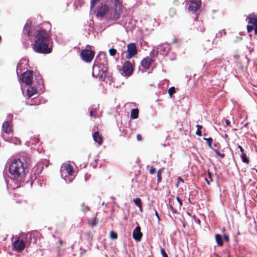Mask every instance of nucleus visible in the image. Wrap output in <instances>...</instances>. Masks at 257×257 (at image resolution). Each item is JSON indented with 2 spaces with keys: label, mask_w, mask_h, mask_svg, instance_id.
<instances>
[{
  "label": "nucleus",
  "mask_w": 257,
  "mask_h": 257,
  "mask_svg": "<svg viewBox=\"0 0 257 257\" xmlns=\"http://www.w3.org/2000/svg\"><path fill=\"white\" fill-rule=\"evenodd\" d=\"M177 180H178V182H177V184H176V186L178 187V185H179V184L180 183V182L184 183V180H183V179L181 177H178Z\"/></svg>",
  "instance_id": "43"
},
{
  "label": "nucleus",
  "mask_w": 257,
  "mask_h": 257,
  "mask_svg": "<svg viewBox=\"0 0 257 257\" xmlns=\"http://www.w3.org/2000/svg\"><path fill=\"white\" fill-rule=\"evenodd\" d=\"M149 172L151 174H154L156 172V168L154 166H152L149 170Z\"/></svg>",
  "instance_id": "41"
},
{
  "label": "nucleus",
  "mask_w": 257,
  "mask_h": 257,
  "mask_svg": "<svg viewBox=\"0 0 257 257\" xmlns=\"http://www.w3.org/2000/svg\"><path fill=\"white\" fill-rule=\"evenodd\" d=\"M133 201L135 202V204L139 207L140 212H142L143 208L142 205L141 199L140 198H136L134 199Z\"/></svg>",
  "instance_id": "24"
},
{
  "label": "nucleus",
  "mask_w": 257,
  "mask_h": 257,
  "mask_svg": "<svg viewBox=\"0 0 257 257\" xmlns=\"http://www.w3.org/2000/svg\"><path fill=\"white\" fill-rule=\"evenodd\" d=\"M215 240L217 244L219 246H222L223 242L221 236L219 234H215Z\"/></svg>",
  "instance_id": "25"
},
{
  "label": "nucleus",
  "mask_w": 257,
  "mask_h": 257,
  "mask_svg": "<svg viewBox=\"0 0 257 257\" xmlns=\"http://www.w3.org/2000/svg\"><path fill=\"white\" fill-rule=\"evenodd\" d=\"M143 234L141 231V227L138 226L134 230L133 232V237L137 241H140L142 238Z\"/></svg>",
  "instance_id": "15"
},
{
  "label": "nucleus",
  "mask_w": 257,
  "mask_h": 257,
  "mask_svg": "<svg viewBox=\"0 0 257 257\" xmlns=\"http://www.w3.org/2000/svg\"><path fill=\"white\" fill-rule=\"evenodd\" d=\"M102 55H103L105 57V55L104 53L99 54L96 56L94 64L97 63L98 65L102 66H103V59Z\"/></svg>",
  "instance_id": "20"
},
{
  "label": "nucleus",
  "mask_w": 257,
  "mask_h": 257,
  "mask_svg": "<svg viewBox=\"0 0 257 257\" xmlns=\"http://www.w3.org/2000/svg\"><path fill=\"white\" fill-rule=\"evenodd\" d=\"M200 0H190L188 5V10L192 13H195L201 7Z\"/></svg>",
  "instance_id": "9"
},
{
  "label": "nucleus",
  "mask_w": 257,
  "mask_h": 257,
  "mask_svg": "<svg viewBox=\"0 0 257 257\" xmlns=\"http://www.w3.org/2000/svg\"><path fill=\"white\" fill-rule=\"evenodd\" d=\"M176 93L175 88L174 87H170L168 90V93L170 97H172V95Z\"/></svg>",
  "instance_id": "34"
},
{
  "label": "nucleus",
  "mask_w": 257,
  "mask_h": 257,
  "mask_svg": "<svg viewBox=\"0 0 257 257\" xmlns=\"http://www.w3.org/2000/svg\"><path fill=\"white\" fill-rule=\"evenodd\" d=\"M34 36L35 40L33 48L35 52L42 54H49L52 52V48L49 47L51 38L47 31L40 28L36 30Z\"/></svg>",
  "instance_id": "2"
},
{
  "label": "nucleus",
  "mask_w": 257,
  "mask_h": 257,
  "mask_svg": "<svg viewBox=\"0 0 257 257\" xmlns=\"http://www.w3.org/2000/svg\"><path fill=\"white\" fill-rule=\"evenodd\" d=\"M203 140L206 141L207 142V145L208 146V147L211 149H213L212 146V139L211 138H203Z\"/></svg>",
  "instance_id": "28"
},
{
  "label": "nucleus",
  "mask_w": 257,
  "mask_h": 257,
  "mask_svg": "<svg viewBox=\"0 0 257 257\" xmlns=\"http://www.w3.org/2000/svg\"><path fill=\"white\" fill-rule=\"evenodd\" d=\"M175 201L177 202H178V203H179V204H180L181 205H182V204H183L182 201L179 197H176V201Z\"/></svg>",
  "instance_id": "44"
},
{
  "label": "nucleus",
  "mask_w": 257,
  "mask_h": 257,
  "mask_svg": "<svg viewBox=\"0 0 257 257\" xmlns=\"http://www.w3.org/2000/svg\"><path fill=\"white\" fill-rule=\"evenodd\" d=\"M33 71L31 70H27L24 72L21 77L22 82L27 85H30L33 81Z\"/></svg>",
  "instance_id": "7"
},
{
  "label": "nucleus",
  "mask_w": 257,
  "mask_h": 257,
  "mask_svg": "<svg viewBox=\"0 0 257 257\" xmlns=\"http://www.w3.org/2000/svg\"><path fill=\"white\" fill-rule=\"evenodd\" d=\"M27 238H21L19 236H16L15 240L12 242V248L13 250L18 252L22 251L26 247Z\"/></svg>",
  "instance_id": "4"
},
{
  "label": "nucleus",
  "mask_w": 257,
  "mask_h": 257,
  "mask_svg": "<svg viewBox=\"0 0 257 257\" xmlns=\"http://www.w3.org/2000/svg\"><path fill=\"white\" fill-rule=\"evenodd\" d=\"M2 127L3 131L6 134H10L13 132V124L11 120L5 121Z\"/></svg>",
  "instance_id": "14"
},
{
  "label": "nucleus",
  "mask_w": 257,
  "mask_h": 257,
  "mask_svg": "<svg viewBox=\"0 0 257 257\" xmlns=\"http://www.w3.org/2000/svg\"><path fill=\"white\" fill-rule=\"evenodd\" d=\"M122 70L125 76H130L133 73L134 66L130 61H126L123 64Z\"/></svg>",
  "instance_id": "11"
},
{
  "label": "nucleus",
  "mask_w": 257,
  "mask_h": 257,
  "mask_svg": "<svg viewBox=\"0 0 257 257\" xmlns=\"http://www.w3.org/2000/svg\"><path fill=\"white\" fill-rule=\"evenodd\" d=\"M155 215L156 216V217H157L158 220L159 221L160 220V217H159V214L158 213V212L157 211H155Z\"/></svg>",
  "instance_id": "53"
},
{
  "label": "nucleus",
  "mask_w": 257,
  "mask_h": 257,
  "mask_svg": "<svg viewBox=\"0 0 257 257\" xmlns=\"http://www.w3.org/2000/svg\"><path fill=\"white\" fill-rule=\"evenodd\" d=\"M138 52L136 45L134 43H132L127 46V54L126 58L130 59L137 54Z\"/></svg>",
  "instance_id": "10"
},
{
  "label": "nucleus",
  "mask_w": 257,
  "mask_h": 257,
  "mask_svg": "<svg viewBox=\"0 0 257 257\" xmlns=\"http://www.w3.org/2000/svg\"><path fill=\"white\" fill-rule=\"evenodd\" d=\"M256 198H257V193H256Z\"/></svg>",
  "instance_id": "55"
},
{
  "label": "nucleus",
  "mask_w": 257,
  "mask_h": 257,
  "mask_svg": "<svg viewBox=\"0 0 257 257\" xmlns=\"http://www.w3.org/2000/svg\"><path fill=\"white\" fill-rule=\"evenodd\" d=\"M93 139L94 142L98 143L99 145H101L103 143L102 137L98 132H95L93 133Z\"/></svg>",
  "instance_id": "18"
},
{
  "label": "nucleus",
  "mask_w": 257,
  "mask_h": 257,
  "mask_svg": "<svg viewBox=\"0 0 257 257\" xmlns=\"http://www.w3.org/2000/svg\"><path fill=\"white\" fill-rule=\"evenodd\" d=\"M208 179H205L206 182L208 185H210V182H212L213 181V179L212 178L211 174L210 172H208Z\"/></svg>",
  "instance_id": "37"
},
{
  "label": "nucleus",
  "mask_w": 257,
  "mask_h": 257,
  "mask_svg": "<svg viewBox=\"0 0 257 257\" xmlns=\"http://www.w3.org/2000/svg\"><path fill=\"white\" fill-rule=\"evenodd\" d=\"M63 241L62 239H59V246H62L63 245Z\"/></svg>",
  "instance_id": "50"
},
{
  "label": "nucleus",
  "mask_w": 257,
  "mask_h": 257,
  "mask_svg": "<svg viewBox=\"0 0 257 257\" xmlns=\"http://www.w3.org/2000/svg\"><path fill=\"white\" fill-rule=\"evenodd\" d=\"M253 30H254V34L255 35H257V26H254Z\"/></svg>",
  "instance_id": "52"
},
{
  "label": "nucleus",
  "mask_w": 257,
  "mask_h": 257,
  "mask_svg": "<svg viewBox=\"0 0 257 257\" xmlns=\"http://www.w3.org/2000/svg\"><path fill=\"white\" fill-rule=\"evenodd\" d=\"M241 158L242 161L243 163H245L247 164H248L249 163V161L245 153H243L241 154Z\"/></svg>",
  "instance_id": "27"
},
{
  "label": "nucleus",
  "mask_w": 257,
  "mask_h": 257,
  "mask_svg": "<svg viewBox=\"0 0 257 257\" xmlns=\"http://www.w3.org/2000/svg\"><path fill=\"white\" fill-rule=\"evenodd\" d=\"M63 168L69 175H72L73 172V168L71 165L70 164H65L64 165Z\"/></svg>",
  "instance_id": "22"
},
{
  "label": "nucleus",
  "mask_w": 257,
  "mask_h": 257,
  "mask_svg": "<svg viewBox=\"0 0 257 257\" xmlns=\"http://www.w3.org/2000/svg\"><path fill=\"white\" fill-rule=\"evenodd\" d=\"M32 23L31 21L27 22L24 25L23 28V34L27 37H29L31 34Z\"/></svg>",
  "instance_id": "16"
},
{
  "label": "nucleus",
  "mask_w": 257,
  "mask_h": 257,
  "mask_svg": "<svg viewBox=\"0 0 257 257\" xmlns=\"http://www.w3.org/2000/svg\"><path fill=\"white\" fill-rule=\"evenodd\" d=\"M196 127H197V130L195 134L198 136L200 137L202 136V132L201 131V130L202 128V126L199 124H197Z\"/></svg>",
  "instance_id": "32"
},
{
  "label": "nucleus",
  "mask_w": 257,
  "mask_h": 257,
  "mask_svg": "<svg viewBox=\"0 0 257 257\" xmlns=\"http://www.w3.org/2000/svg\"><path fill=\"white\" fill-rule=\"evenodd\" d=\"M238 148L240 150L241 154H242L243 153H245L244 151V149H243V148L241 146L238 145Z\"/></svg>",
  "instance_id": "47"
},
{
  "label": "nucleus",
  "mask_w": 257,
  "mask_h": 257,
  "mask_svg": "<svg viewBox=\"0 0 257 257\" xmlns=\"http://www.w3.org/2000/svg\"><path fill=\"white\" fill-rule=\"evenodd\" d=\"M139 109L134 108L132 109L131 112V118L132 119H136L139 117Z\"/></svg>",
  "instance_id": "23"
},
{
  "label": "nucleus",
  "mask_w": 257,
  "mask_h": 257,
  "mask_svg": "<svg viewBox=\"0 0 257 257\" xmlns=\"http://www.w3.org/2000/svg\"><path fill=\"white\" fill-rule=\"evenodd\" d=\"M27 104L32 106V105H33L34 104L33 103L27 102Z\"/></svg>",
  "instance_id": "54"
},
{
  "label": "nucleus",
  "mask_w": 257,
  "mask_h": 257,
  "mask_svg": "<svg viewBox=\"0 0 257 257\" xmlns=\"http://www.w3.org/2000/svg\"><path fill=\"white\" fill-rule=\"evenodd\" d=\"M224 239L225 241H229V237L227 235H224Z\"/></svg>",
  "instance_id": "49"
},
{
  "label": "nucleus",
  "mask_w": 257,
  "mask_h": 257,
  "mask_svg": "<svg viewBox=\"0 0 257 257\" xmlns=\"http://www.w3.org/2000/svg\"><path fill=\"white\" fill-rule=\"evenodd\" d=\"M90 209V207L86 205L85 203H82L81 205V210L82 211L84 212H86L89 211Z\"/></svg>",
  "instance_id": "29"
},
{
  "label": "nucleus",
  "mask_w": 257,
  "mask_h": 257,
  "mask_svg": "<svg viewBox=\"0 0 257 257\" xmlns=\"http://www.w3.org/2000/svg\"><path fill=\"white\" fill-rule=\"evenodd\" d=\"M110 237L111 239H115L117 238V234L114 231H111L110 232Z\"/></svg>",
  "instance_id": "36"
},
{
  "label": "nucleus",
  "mask_w": 257,
  "mask_h": 257,
  "mask_svg": "<svg viewBox=\"0 0 257 257\" xmlns=\"http://www.w3.org/2000/svg\"><path fill=\"white\" fill-rule=\"evenodd\" d=\"M103 59V66L94 64L92 68V75L99 80L104 81L107 75V60L106 57L102 55Z\"/></svg>",
  "instance_id": "3"
},
{
  "label": "nucleus",
  "mask_w": 257,
  "mask_h": 257,
  "mask_svg": "<svg viewBox=\"0 0 257 257\" xmlns=\"http://www.w3.org/2000/svg\"><path fill=\"white\" fill-rule=\"evenodd\" d=\"M162 171L161 169H160L157 172V182L158 183H159L161 182L162 178Z\"/></svg>",
  "instance_id": "30"
},
{
  "label": "nucleus",
  "mask_w": 257,
  "mask_h": 257,
  "mask_svg": "<svg viewBox=\"0 0 257 257\" xmlns=\"http://www.w3.org/2000/svg\"><path fill=\"white\" fill-rule=\"evenodd\" d=\"M219 33L221 34V36H222V34H223L224 35H225L226 34V31H225V30H223L220 31Z\"/></svg>",
  "instance_id": "51"
},
{
  "label": "nucleus",
  "mask_w": 257,
  "mask_h": 257,
  "mask_svg": "<svg viewBox=\"0 0 257 257\" xmlns=\"http://www.w3.org/2000/svg\"><path fill=\"white\" fill-rule=\"evenodd\" d=\"M27 95L29 98L31 97L34 94L38 93L37 88L34 87L28 88L27 90Z\"/></svg>",
  "instance_id": "21"
},
{
  "label": "nucleus",
  "mask_w": 257,
  "mask_h": 257,
  "mask_svg": "<svg viewBox=\"0 0 257 257\" xmlns=\"http://www.w3.org/2000/svg\"><path fill=\"white\" fill-rule=\"evenodd\" d=\"M161 253L163 256V257H168V254L166 252L164 248H161Z\"/></svg>",
  "instance_id": "39"
},
{
  "label": "nucleus",
  "mask_w": 257,
  "mask_h": 257,
  "mask_svg": "<svg viewBox=\"0 0 257 257\" xmlns=\"http://www.w3.org/2000/svg\"><path fill=\"white\" fill-rule=\"evenodd\" d=\"M158 52L161 55H166L170 50V46L167 44H162L159 45L158 47Z\"/></svg>",
  "instance_id": "12"
},
{
  "label": "nucleus",
  "mask_w": 257,
  "mask_h": 257,
  "mask_svg": "<svg viewBox=\"0 0 257 257\" xmlns=\"http://www.w3.org/2000/svg\"><path fill=\"white\" fill-rule=\"evenodd\" d=\"M98 115V110L97 108H94L92 109L90 111L89 116L90 117H93L94 118H96Z\"/></svg>",
  "instance_id": "26"
},
{
  "label": "nucleus",
  "mask_w": 257,
  "mask_h": 257,
  "mask_svg": "<svg viewBox=\"0 0 257 257\" xmlns=\"http://www.w3.org/2000/svg\"><path fill=\"white\" fill-rule=\"evenodd\" d=\"M248 23L252 24L254 26H257V16L254 14H250L247 17Z\"/></svg>",
  "instance_id": "19"
},
{
  "label": "nucleus",
  "mask_w": 257,
  "mask_h": 257,
  "mask_svg": "<svg viewBox=\"0 0 257 257\" xmlns=\"http://www.w3.org/2000/svg\"><path fill=\"white\" fill-rule=\"evenodd\" d=\"M181 206L178 202H176L174 200H170L169 201L170 210L174 214L178 213V210L181 209Z\"/></svg>",
  "instance_id": "13"
},
{
  "label": "nucleus",
  "mask_w": 257,
  "mask_h": 257,
  "mask_svg": "<svg viewBox=\"0 0 257 257\" xmlns=\"http://www.w3.org/2000/svg\"><path fill=\"white\" fill-rule=\"evenodd\" d=\"M225 124L227 125V126H230V122L229 120L228 119H225Z\"/></svg>",
  "instance_id": "48"
},
{
  "label": "nucleus",
  "mask_w": 257,
  "mask_h": 257,
  "mask_svg": "<svg viewBox=\"0 0 257 257\" xmlns=\"http://www.w3.org/2000/svg\"><path fill=\"white\" fill-rule=\"evenodd\" d=\"M109 53L111 56H114L116 54V50L114 48H111L109 50Z\"/></svg>",
  "instance_id": "38"
},
{
  "label": "nucleus",
  "mask_w": 257,
  "mask_h": 257,
  "mask_svg": "<svg viewBox=\"0 0 257 257\" xmlns=\"http://www.w3.org/2000/svg\"><path fill=\"white\" fill-rule=\"evenodd\" d=\"M193 218H194V219L195 221L196 222H197V223L198 225H200V219H199L198 218H197V217L196 216H195V215H194V216H193Z\"/></svg>",
  "instance_id": "42"
},
{
  "label": "nucleus",
  "mask_w": 257,
  "mask_h": 257,
  "mask_svg": "<svg viewBox=\"0 0 257 257\" xmlns=\"http://www.w3.org/2000/svg\"><path fill=\"white\" fill-rule=\"evenodd\" d=\"M122 12V9L120 7H119L118 8H117L116 7L111 11L109 10V13L106 16V19L107 20L111 21H117L120 18Z\"/></svg>",
  "instance_id": "5"
},
{
  "label": "nucleus",
  "mask_w": 257,
  "mask_h": 257,
  "mask_svg": "<svg viewBox=\"0 0 257 257\" xmlns=\"http://www.w3.org/2000/svg\"><path fill=\"white\" fill-rule=\"evenodd\" d=\"M29 162L30 158L25 154L11 162L9 167V173L18 183H21L24 181Z\"/></svg>",
  "instance_id": "1"
},
{
  "label": "nucleus",
  "mask_w": 257,
  "mask_h": 257,
  "mask_svg": "<svg viewBox=\"0 0 257 257\" xmlns=\"http://www.w3.org/2000/svg\"><path fill=\"white\" fill-rule=\"evenodd\" d=\"M196 29L198 32L201 33H203L205 30V27L202 24H199L196 27Z\"/></svg>",
  "instance_id": "33"
},
{
  "label": "nucleus",
  "mask_w": 257,
  "mask_h": 257,
  "mask_svg": "<svg viewBox=\"0 0 257 257\" xmlns=\"http://www.w3.org/2000/svg\"><path fill=\"white\" fill-rule=\"evenodd\" d=\"M213 146L215 148L218 149L220 147V144L218 142H215L214 143Z\"/></svg>",
  "instance_id": "46"
},
{
  "label": "nucleus",
  "mask_w": 257,
  "mask_h": 257,
  "mask_svg": "<svg viewBox=\"0 0 257 257\" xmlns=\"http://www.w3.org/2000/svg\"><path fill=\"white\" fill-rule=\"evenodd\" d=\"M137 139L138 141H141L142 140V137L141 135L138 134L137 135Z\"/></svg>",
  "instance_id": "45"
},
{
  "label": "nucleus",
  "mask_w": 257,
  "mask_h": 257,
  "mask_svg": "<svg viewBox=\"0 0 257 257\" xmlns=\"http://www.w3.org/2000/svg\"><path fill=\"white\" fill-rule=\"evenodd\" d=\"M95 52L91 50L83 49L80 53L82 59L87 63L91 62L95 56Z\"/></svg>",
  "instance_id": "6"
},
{
  "label": "nucleus",
  "mask_w": 257,
  "mask_h": 257,
  "mask_svg": "<svg viewBox=\"0 0 257 257\" xmlns=\"http://www.w3.org/2000/svg\"><path fill=\"white\" fill-rule=\"evenodd\" d=\"M98 221L96 220V218H93L89 221V224L92 227H94L96 226L97 224Z\"/></svg>",
  "instance_id": "31"
},
{
  "label": "nucleus",
  "mask_w": 257,
  "mask_h": 257,
  "mask_svg": "<svg viewBox=\"0 0 257 257\" xmlns=\"http://www.w3.org/2000/svg\"><path fill=\"white\" fill-rule=\"evenodd\" d=\"M213 151L215 152L216 155L220 157L221 158H224L225 157V154L220 153L217 149H213Z\"/></svg>",
  "instance_id": "35"
},
{
  "label": "nucleus",
  "mask_w": 257,
  "mask_h": 257,
  "mask_svg": "<svg viewBox=\"0 0 257 257\" xmlns=\"http://www.w3.org/2000/svg\"><path fill=\"white\" fill-rule=\"evenodd\" d=\"M253 26H252V25H247V30L248 33L251 32L253 30V29H254Z\"/></svg>",
  "instance_id": "40"
},
{
  "label": "nucleus",
  "mask_w": 257,
  "mask_h": 257,
  "mask_svg": "<svg viewBox=\"0 0 257 257\" xmlns=\"http://www.w3.org/2000/svg\"><path fill=\"white\" fill-rule=\"evenodd\" d=\"M153 62V60L151 58L147 57L142 60L141 65L143 67L148 69L150 68Z\"/></svg>",
  "instance_id": "17"
},
{
  "label": "nucleus",
  "mask_w": 257,
  "mask_h": 257,
  "mask_svg": "<svg viewBox=\"0 0 257 257\" xmlns=\"http://www.w3.org/2000/svg\"><path fill=\"white\" fill-rule=\"evenodd\" d=\"M109 12V6L106 4H103L98 8L96 16L101 18L106 17Z\"/></svg>",
  "instance_id": "8"
}]
</instances>
